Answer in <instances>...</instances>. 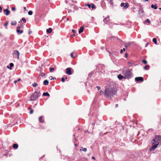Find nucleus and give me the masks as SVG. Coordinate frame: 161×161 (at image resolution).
Segmentation results:
<instances>
[{
  "label": "nucleus",
  "mask_w": 161,
  "mask_h": 161,
  "mask_svg": "<svg viewBox=\"0 0 161 161\" xmlns=\"http://www.w3.org/2000/svg\"><path fill=\"white\" fill-rule=\"evenodd\" d=\"M16 22L15 21H13L12 22H11V24L12 25H15L16 24Z\"/></svg>",
  "instance_id": "obj_25"
},
{
  "label": "nucleus",
  "mask_w": 161,
  "mask_h": 161,
  "mask_svg": "<svg viewBox=\"0 0 161 161\" xmlns=\"http://www.w3.org/2000/svg\"><path fill=\"white\" fill-rule=\"evenodd\" d=\"M122 74L124 76V79H129L132 77V73L130 69H124L122 72Z\"/></svg>",
  "instance_id": "obj_1"
},
{
  "label": "nucleus",
  "mask_w": 161,
  "mask_h": 161,
  "mask_svg": "<svg viewBox=\"0 0 161 161\" xmlns=\"http://www.w3.org/2000/svg\"><path fill=\"white\" fill-rule=\"evenodd\" d=\"M66 19H67V20L68 21L69 20V18H67Z\"/></svg>",
  "instance_id": "obj_56"
},
{
  "label": "nucleus",
  "mask_w": 161,
  "mask_h": 161,
  "mask_svg": "<svg viewBox=\"0 0 161 161\" xmlns=\"http://www.w3.org/2000/svg\"><path fill=\"white\" fill-rule=\"evenodd\" d=\"M120 6L121 7H123L124 9H126L128 7L129 4L128 3H122L121 4Z\"/></svg>",
  "instance_id": "obj_8"
},
{
  "label": "nucleus",
  "mask_w": 161,
  "mask_h": 161,
  "mask_svg": "<svg viewBox=\"0 0 161 161\" xmlns=\"http://www.w3.org/2000/svg\"><path fill=\"white\" fill-rule=\"evenodd\" d=\"M115 107H116V108L117 107H118V104H116L115 105Z\"/></svg>",
  "instance_id": "obj_53"
},
{
  "label": "nucleus",
  "mask_w": 161,
  "mask_h": 161,
  "mask_svg": "<svg viewBox=\"0 0 161 161\" xmlns=\"http://www.w3.org/2000/svg\"><path fill=\"white\" fill-rule=\"evenodd\" d=\"M145 23H148L149 24H150V23H151V22L150 21V20H149V19H147L145 21Z\"/></svg>",
  "instance_id": "obj_33"
},
{
  "label": "nucleus",
  "mask_w": 161,
  "mask_h": 161,
  "mask_svg": "<svg viewBox=\"0 0 161 161\" xmlns=\"http://www.w3.org/2000/svg\"><path fill=\"white\" fill-rule=\"evenodd\" d=\"M142 62L145 64H146L147 63V61L145 60H143Z\"/></svg>",
  "instance_id": "obj_38"
},
{
  "label": "nucleus",
  "mask_w": 161,
  "mask_h": 161,
  "mask_svg": "<svg viewBox=\"0 0 161 161\" xmlns=\"http://www.w3.org/2000/svg\"><path fill=\"white\" fill-rule=\"evenodd\" d=\"M155 139H153L152 141V142L153 144L154 143H155Z\"/></svg>",
  "instance_id": "obj_48"
},
{
  "label": "nucleus",
  "mask_w": 161,
  "mask_h": 161,
  "mask_svg": "<svg viewBox=\"0 0 161 161\" xmlns=\"http://www.w3.org/2000/svg\"><path fill=\"white\" fill-rule=\"evenodd\" d=\"M139 14L141 17L143 16L144 15V11L141 8H140L139 9Z\"/></svg>",
  "instance_id": "obj_7"
},
{
  "label": "nucleus",
  "mask_w": 161,
  "mask_h": 161,
  "mask_svg": "<svg viewBox=\"0 0 161 161\" xmlns=\"http://www.w3.org/2000/svg\"><path fill=\"white\" fill-rule=\"evenodd\" d=\"M87 6H88V8H91V4H88L86 5Z\"/></svg>",
  "instance_id": "obj_41"
},
{
  "label": "nucleus",
  "mask_w": 161,
  "mask_h": 161,
  "mask_svg": "<svg viewBox=\"0 0 161 161\" xmlns=\"http://www.w3.org/2000/svg\"><path fill=\"white\" fill-rule=\"evenodd\" d=\"M83 151L85 152H86L87 151V149L86 148H83Z\"/></svg>",
  "instance_id": "obj_43"
},
{
  "label": "nucleus",
  "mask_w": 161,
  "mask_h": 161,
  "mask_svg": "<svg viewBox=\"0 0 161 161\" xmlns=\"http://www.w3.org/2000/svg\"><path fill=\"white\" fill-rule=\"evenodd\" d=\"M43 116H41L39 117V121L40 123H42L44 122V119H43Z\"/></svg>",
  "instance_id": "obj_14"
},
{
  "label": "nucleus",
  "mask_w": 161,
  "mask_h": 161,
  "mask_svg": "<svg viewBox=\"0 0 161 161\" xmlns=\"http://www.w3.org/2000/svg\"><path fill=\"white\" fill-rule=\"evenodd\" d=\"M9 65H10V69H11L12 67L14 66V64L13 63H10Z\"/></svg>",
  "instance_id": "obj_35"
},
{
  "label": "nucleus",
  "mask_w": 161,
  "mask_h": 161,
  "mask_svg": "<svg viewBox=\"0 0 161 161\" xmlns=\"http://www.w3.org/2000/svg\"><path fill=\"white\" fill-rule=\"evenodd\" d=\"M148 45V43H147L146 44V46H147Z\"/></svg>",
  "instance_id": "obj_58"
},
{
  "label": "nucleus",
  "mask_w": 161,
  "mask_h": 161,
  "mask_svg": "<svg viewBox=\"0 0 161 161\" xmlns=\"http://www.w3.org/2000/svg\"><path fill=\"white\" fill-rule=\"evenodd\" d=\"M52 29L51 28H50L47 30V32L48 33H50L52 32Z\"/></svg>",
  "instance_id": "obj_21"
},
{
  "label": "nucleus",
  "mask_w": 161,
  "mask_h": 161,
  "mask_svg": "<svg viewBox=\"0 0 161 161\" xmlns=\"http://www.w3.org/2000/svg\"><path fill=\"white\" fill-rule=\"evenodd\" d=\"M75 146H76L77 145V144H75Z\"/></svg>",
  "instance_id": "obj_60"
},
{
  "label": "nucleus",
  "mask_w": 161,
  "mask_h": 161,
  "mask_svg": "<svg viewBox=\"0 0 161 161\" xmlns=\"http://www.w3.org/2000/svg\"><path fill=\"white\" fill-rule=\"evenodd\" d=\"M127 56H128V54H127V53H126L125 54V57H127Z\"/></svg>",
  "instance_id": "obj_52"
},
{
  "label": "nucleus",
  "mask_w": 161,
  "mask_h": 161,
  "mask_svg": "<svg viewBox=\"0 0 161 161\" xmlns=\"http://www.w3.org/2000/svg\"><path fill=\"white\" fill-rule=\"evenodd\" d=\"M11 9L13 11H14L16 10V8L15 7H12V8Z\"/></svg>",
  "instance_id": "obj_42"
},
{
  "label": "nucleus",
  "mask_w": 161,
  "mask_h": 161,
  "mask_svg": "<svg viewBox=\"0 0 161 161\" xmlns=\"http://www.w3.org/2000/svg\"><path fill=\"white\" fill-rule=\"evenodd\" d=\"M111 94V84L108 82L105 87L104 96L106 97H109Z\"/></svg>",
  "instance_id": "obj_2"
},
{
  "label": "nucleus",
  "mask_w": 161,
  "mask_h": 161,
  "mask_svg": "<svg viewBox=\"0 0 161 161\" xmlns=\"http://www.w3.org/2000/svg\"><path fill=\"white\" fill-rule=\"evenodd\" d=\"M159 9H160V10H161V8H159Z\"/></svg>",
  "instance_id": "obj_64"
},
{
  "label": "nucleus",
  "mask_w": 161,
  "mask_h": 161,
  "mask_svg": "<svg viewBox=\"0 0 161 161\" xmlns=\"http://www.w3.org/2000/svg\"><path fill=\"white\" fill-rule=\"evenodd\" d=\"M54 69H55L54 68H51V67L49 68L50 72H53V71L54 70Z\"/></svg>",
  "instance_id": "obj_29"
},
{
  "label": "nucleus",
  "mask_w": 161,
  "mask_h": 161,
  "mask_svg": "<svg viewBox=\"0 0 161 161\" xmlns=\"http://www.w3.org/2000/svg\"><path fill=\"white\" fill-rule=\"evenodd\" d=\"M49 78L50 80H51L53 79V77L52 76H50L49 77Z\"/></svg>",
  "instance_id": "obj_50"
},
{
  "label": "nucleus",
  "mask_w": 161,
  "mask_h": 161,
  "mask_svg": "<svg viewBox=\"0 0 161 161\" xmlns=\"http://www.w3.org/2000/svg\"><path fill=\"white\" fill-rule=\"evenodd\" d=\"M3 12L6 13L7 16L10 13V11L8 9H4L3 10Z\"/></svg>",
  "instance_id": "obj_15"
},
{
  "label": "nucleus",
  "mask_w": 161,
  "mask_h": 161,
  "mask_svg": "<svg viewBox=\"0 0 161 161\" xmlns=\"http://www.w3.org/2000/svg\"><path fill=\"white\" fill-rule=\"evenodd\" d=\"M61 81L63 82H65V79L64 77H62L61 78Z\"/></svg>",
  "instance_id": "obj_40"
},
{
  "label": "nucleus",
  "mask_w": 161,
  "mask_h": 161,
  "mask_svg": "<svg viewBox=\"0 0 161 161\" xmlns=\"http://www.w3.org/2000/svg\"><path fill=\"white\" fill-rule=\"evenodd\" d=\"M92 158L93 159H95V158L94 157H92Z\"/></svg>",
  "instance_id": "obj_55"
},
{
  "label": "nucleus",
  "mask_w": 161,
  "mask_h": 161,
  "mask_svg": "<svg viewBox=\"0 0 161 161\" xmlns=\"http://www.w3.org/2000/svg\"><path fill=\"white\" fill-rule=\"evenodd\" d=\"M31 31L30 29L29 30V32H28L29 35H30L31 34Z\"/></svg>",
  "instance_id": "obj_49"
},
{
  "label": "nucleus",
  "mask_w": 161,
  "mask_h": 161,
  "mask_svg": "<svg viewBox=\"0 0 161 161\" xmlns=\"http://www.w3.org/2000/svg\"><path fill=\"white\" fill-rule=\"evenodd\" d=\"M32 14H33L32 11H30L28 12V14L29 15H32Z\"/></svg>",
  "instance_id": "obj_36"
},
{
  "label": "nucleus",
  "mask_w": 161,
  "mask_h": 161,
  "mask_svg": "<svg viewBox=\"0 0 161 161\" xmlns=\"http://www.w3.org/2000/svg\"><path fill=\"white\" fill-rule=\"evenodd\" d=\"M80 151H82V150H81V149H80Z\"/></svg>",
  "instance_id": "obj_61"
},
{
  "label": "nucleus",
  "mask_w": 161,
  "mask_h": 161,
  "mask_svg": "<svg viewBox=\"0 0 161 161\" xmlns=\"http://www.w3.org/2000/svg\"><path fill=\"white\" fill-rule=\"evenodd\" d=\"M103 91H102V90H101L100 91V95H101L102 94H103Z\"/></svg>",
  "instance_id": "obj_45"
},
{
  "label": "nucleus",
  "mask_w": 161,
  "mask_h": 161,
  "mask_svg": "<svg viewBox=\"0 0 161 161\" xmlns=\"http://www.w3.org/2000/svg\"><path fill=\"white\" fill-rule=\"evenodd\" d=\"M70 56L71 58H75L77 56L76 52H72L70 53Z\"/></svg>",
  "instance_id": "obj_12"
},
{
  "label": "nucleus",
  "mask_w": 161,
  "mask_h": 161,
  "mask_svg": "<svg viewBox=\"0 0 161 161\" xmlns=\"http://www.w3.org/2000/svg\"><path fill=\"white\" fill-rule=\"evenodd\" d=\"M159 144L158 142H157V143L153 145L152 147L149 150L150 151L154 150L157 147Z\"/></svg>",
  "instance_id": "obj_5"
},
{
  "label": "nucleus",
  "mask_w": 161,
  "mask_h": 161,
  "mask_svg": "<svg viewBox=\"0 0 161 161\" xmlns=\"http://www.w3.org/2000/svg\"><path fill=\"white\" fill-rule=\"evenodd\" d=\"M72 69L70 68H67L66 69V72L68 75H71L72 74Z\"/></svg>",
  "instance_id": "obj_6"
},
{
  "label": "nucleus",
  "mask_w": 161,
  "mask_h": 161,
  "mask_svg": "<svg viewBox=\"0 0 161 161\" xmlns=\"http://www.w3.org/2000/svg\"><path fill=\"white\" fill-rule=\"evenodd\" d=\"M13 147L14 149H17L18 147V145L16 144H14L13 145Z\"/></svg>",
  "instance_id": "obj_22"
},
{
  "label": "nucleus",
  "mask_w": 161,
  "mask_h": 161,
  "mask_svg": "<svg viewBox=\"0 0 161 161\" xmlns=\"http://www.w3.org/2000/svg\"><path fill=\"white\" fill-rule=\"evenodd\" d=\"M118 78L119 80H121L122 78H124V76L119 74L118 75Z\"/></svg>",
  "instance_id": "obj_18"
},
{
  "label": "nucleus",
  "mask_w": 161,
  "mask_h": 161,
  "mask_svg": "<svg viewBox=\"0 0 161 161\" xmlns=\"http://www.w3.org/2000/svg\"><path fill=\"white\" fill-rule=\"evenodd\" d=\"M91 8L93 9H95L96 8V7L94 6V4L92 3L91 4Z\"/></svg>",
  "instance_id": "obj_26"
},
{
  "label": "nucleus",
  "mask_w": 161,
  "mask_h": 161,
  "mask_svg": "<svg viewBox=\"0 0 161 161\" xmlns=\"http://www.w3.org/2000/svg\"><path fill=\"white\" fill-rule=\"evenodd\" d=\"M161 139V136H155V140L157 141Z\"/></svg>",
  "instance_id": "obj_19"
},
{
  "label": "nucleus",
  "mask_w": 161,
  "mask_h": 161,
  "mask_svg": "<svg viewBox=\"0 0 161 161\" xmlns=\"http://www.w3.org/2000/svg\"><path fill=\"white\" fill-rule=\"evenodd\" d=\"M97 88L98 90H99L101 89V87L100 86H97Z\"/></svg>",
  "instance_id": "obj_44"
},
{
  "label": "nucleus",
  "mask_w": 161,
  "mask_h": 161,
  "mask_svg": "<svg viewBox=\"0 0 161 161\" xmlns=\"http://www.w3.org/2000/svg\"><path fill=\"white\" fill-rule=\"evenodd\" d=\"M75 34H74L73 35H72L70 36L71 37H72L73 36H75Z\"/></svg>",
  "instance_id": "obj_51"
},
{
  "label": "nucleus",
  "mask_w": 161,
  "mask_h": 161,
  "mask_svg": "<svg viewBox=\"0 0 161 161\" xmlns=\"http://www.w3.org/2000/svg\"><path fill=\"white\" fill-rule=\"evenodd\" d=\"M153 41L154 42L155 44H157V39L156 38H154L153 39Z\"/></svg>",
  "instance_id": "obj_28"
},
{
  "label": "nucleus",
  "mask_w": 161,
  "mask_h": 161,
  "mask_svg": "<svg viewBox=\"0 0 161 161\" xmlns=\"http://www.w3.org/2000/svg\"><path fill=\"white\" fill-rule=\"evenodd\" d=\"M8 24V22L6 23L4 25V26H6Z\"/></svg>",
  "instance_id": "obj_47"
},
{
  "label": "nucleus",
  "mask_w": 161,
  "mask_h": 161,
  "mask_svg": "<svg viewBox=\"0 0 161 161\" xmlns=\"http://www.w3.org/2000/svg\"><path fill=\"white\" fill-rule=\"evenodd\" d=\"M72 31L73 33H74V34H75V33L76 32V31L75 30H72Z\"/></svg>",
  "instance_id": "obj_46"
},
{
  "label": "nucleus",
  "mask_w": 161,
  "mask_h": 161,
  "mask_svg": "<svg viewBox=\"0 0 161 161\" xmlns=\"http://www.w3.org/2000/svg\"><path fill=\"white\" fill-rule=\"evenodd\" d=\"M131 44L130 42H129L127 43L126 44H125V47L126 48H127Z\"/></svg>",
  "instance_id": "obj_24"
},
{
  "label": "nucleus",
  "mask_w": 161,
  "mask_h": 161,
  "mask_svg": "<svg viewBox=\"0 0 161 161\" xmlns=\"http://www.w3.org/2000/svg\"><path fill=\"white\" fill-rule=\"evenodd\" d=\"M13 54L15 57H16L18 59H19V53L17 50H14L13 52Z\"/></svg>",
  "instance_id": "obj_4"
},
{
  "label": "nucleus",
  "mask_w": 161,
  "mask_h": 161,
  "mask_svg": "<svg viewBox=\"0 0 161 161\" xmlns=\"http://www.w3.org/2000/svg\"><path fill=\"white\" fill-rule=\"evenodd\" d=\"M43 95L44 96H50L49 94L47 92H44L43 94Z\"/></svg>",
  "instance_id": "obj_27"
},
{
  "label": "nucleus",
  "mask_w": 161,
  "mask_h": 161,
  "mask_svg": "<svg viewBox=\"0 0 161 161\" xmlns=\"http://www.w3.org/2000/svg\"><path fill=\"white\" fill-rule=\"evenodd\" d=\"M7 154H4V156H7Z\"/></svg>",
  "instance_id": "obj_57"
},
{
  "label": "nucleus",
  "mask_w": 161,
  "mask_h": 161,
  "mask_svg": "<svg viewBox=\"0 0 161 161\" xmlns=\"http://www.w3.org/2000/svg\"><path fill=\"white\" fill-rule=\"evenodd\" d=\"M24 9L25 10H26V8L25 7H24Z\"/></svg>",
  "instance_id": "obj_54"
},
{
  "label": "nucleus",
  "mask_w": 161,
  "mask_h": 161,
  "mask_svg": "<svg viewBox=\"0 0 161 161\" xmlns=\"http://www.w3.org/2000/svg\"><path fill=\"white\" fill-rule=\"evenodd\" d=\"M149 66L148 65H147L144 67V69L147 70L149 68Z\"/></svg>",
  "instance_id": "obj_31"
},
{
  "label": "nucleus",
  "mask_w": 161,
  "mask_h": 161,
  "mask_svg": "<svg viewBox=\"0 0 161 161\" xmlns=\"http://www.w3.org/2000/svg\"><path fill=\"white\" fill-rule=\"evenodd\" d=\"M32 85L33 87H35L38 85V84L36 82H34V84H32Z\"/></svg>",
  "instance_id": "obj_30"
},
{
  "label": "nucleus",
  "mask_w": 161,
  "mask_h": 161,
  "mask_svg": "<svg viewBox=\"0 0 161 161\" xmlns=\"http://www.w3.org/2000/svg\"><path fill=\"white\" fill-rule=\"evenodd\" d=\"M67 79V77H66L65 78V79Z\"/></svg>",
  "instance_id": "obj_63"
},
{
  "label": "nucleus",
  "mask_w": 161,
  "mask_h": 161,
  "mask_svg": "<svg viewBox=\"0 0 161 161\" xmlns=\"http://www.w3.org/2000/svg\"><path fill=\"white\" fill-rule=\"evenodd\" d=\"M135 80L136 81H143V78L142 77H136L135 78Z\"/></svg>",
  "instance_id": "obj_11"
},
{
  "label": "nucleus",
  "mask_w": 161,
  "mask_h": 161,
  "mask_svg": "<svg viewBox=\"0 0 161 161\" xmlns=\"http://www.w3.org/2000/svg\"><path fill=\"white\" fill-rule=\"evenodd\" d=\"M20 26H18L17 28L16 31L17 33L21 34L23 33V31L22 30H20Z\"/></svg>",
  "instance_id": "obj_13"
},
{
  "label": "nucleus",
  "mask_w": 161,
  "mask_h": 161,
  "mask_svg": "<svg viewBox=\"0 0 161 161\" xmlns=\"http://www.w3.org/2000/svg\"><path fill=\"white\" fill-rule=\"evenodd\" d=\"M109 16H108L107 17L103 19V22L106 24H108L110 22Z\"/></svg>",
  "instance_id": "obj_10"
},
{
  "label": "nucleus",
  "mask_w": 161,
  "mask_h": 161,
  "mask_svg": "<svg viewBox=\"0 0 161 161\" xmlns=\"http://www.w3.org/2000/svg\"><path fill=\"white\" fill-rule=\"evenodd\" d=\"M46 75V74L42 72H41L39 75V76H41L42 78H45Z\"/></svg>",
  "instance_id": "obj_17"
},
{
  "label": "nucleus",
  "mask_w": 161,
  "mask_h": 161,
  "mask_svg": "<svg viewBox=\"0 0 161 161\" xmlns=\"http://www.w3.org/2000/svg\"><path fill=\"white\" fill-rule=\"evenodd\" d=\"M151 8H154L155 9H156L158 7L156 5L152 4L151 6Z\"/></svg>",
  "instance_id": "obj_23"
},
{
  "label": "nucleus",
  "mask_w": 161,
  "mask_h": 161,
  "mask_svg": "<svg viewBox=\"0 0 161 161\" xmlns=\"http://www.w3.org/2000/svg\"><path fill=\"white\" fill-rule=\"evenodd\" d=\"M39 93L37 92H35L31 96L30 100L31 101L36 100L39 96Z\"/></svg>",
  "instance_id": "obj_3"
},
{
  "label": "nucleus",
  "mask_w": 161,
  "mask_h": 161,
  "mask_svg": "<svg viewBox=\"0 0 161 161\" xmlns=\"http://www.w3.org/2000/svg\"><path fill=\"white\" fill-rule=\"evenodd\" d=\"M22 20L25 23L26 22V19L25 18H23L22 19Z\"/></svg>",
  "instance_id": "obj_39"
},
{
  "label": "nucleus",
  "mask_w": 161,
  "mask_h": 161,
  "mask_svg": "<svg viewBox=\"0 0 161 161\" xmlns=\"http://www.w3.org/2000/svg\"><path fill=\"white\" fill-rule=\"evenodd\" d=\"M53 80H54V79H55H55H56V78H53Z\"/></svg>",
  "instance_id": "obj_59"
},
{
  "label": "nucleus",
  "mask_w": 161,
  "mask_h": 161,
  "mask_svg": "<svg viewBox=\"0 0 161 161\" xmlns=\"http://www.w3.org/2000/svg\"><path fill=\"white\" fill-rule=\"evenodd\" d=\"M84 29V26H81L80 27V29L79 30V34H80L82 32H83Z\"/></svg>",
  "instance_id": "obj_16"
},
{
  "label": "nucleus",
  "mask_w": 161,
  "mask_h": 161,
  "mask_svg": "<svg viewBox=\"0 0 161 161\" xmlns=\"http://www.w3.org/2000/svg\"><path fill=\"white\" fill-rule=\"evenodd\" d=\"M146 1H148L149 0H145Z\"/></svg>",
  "instance_id": "obj_62"
},
{
  "label": "nucleus",
  "mask_w": 161,
  "mask_h": 161,
  "mask_svg": "<svg viewBox=\"0 0 161 161\" xmlns=\"http://www.w3.org/2000/svg\"><path fill=\"white\" fill-rule=\"evenodd\" d=\"M21 80V79L20 78H19L17 80H15L14 81V82L15 84L18 81H19Z\"/></svg>",
  "instance_id": "obj_34"
},
{
  "label": "nucleus",
  "mask_w": 161,
  "mask_h": 161,
  "mask_svg": "<svg viewBox=\"0 0 161 161\" xmlns=\"http://www.w3.org/2000/svg\"><path fill=\"white\" fill-rule=\"evenodd\" d=\"M125 48H124L123 49L121 50L120 51V53H122L123 52V51H125Z\"/></svg>",
  "instance_id": "obj_37"
},
{
  "label": "nucleus",
  "mask_w": 161,
  "mask_h": 161,
  "mask_svg": "<svg viewBox=\"0 0 161 161\" xmlns=\"http://www.w3.org/2000/svg\"><path fill=\"white\" fill-rule=\"evenodd\" d=\"M117 92V88H113L111 89V96L115 95Z\"/></svg>",
  "instance_id": "obj_9"
},
{
  "label": "nucleus",
  "mask_w": 161,
  "mask_h": 161,
  "mask_svg": "<svg viewBox=\"0 0 161 161\" xmlns=\"http://www.w3.org/2000/svg\"><path fill=\"white\" fill-rule=\"evenodd\" d=\"M43 84L44 85L47 86L49 84L48 81L47 80H45L43 81Z\"/></svg>",
  "instance_id": "obj_20"
},
{
  "label": "nucleus",
  "mask_w": 161,
  "mask_h": 161,
  "mask_svg": "<svg viewBox=\"0 0 161 161\" xmlns=\"http://www.w3.org/2000/svg\"><path fill=\"white\" fill-rule=\"evenodd\" d=\"M29 109H30V114H32L33 113V110L32 109H31V108H29Z\"/></svg>",
  "instance_id": "obj_32"
}]
</instances>
